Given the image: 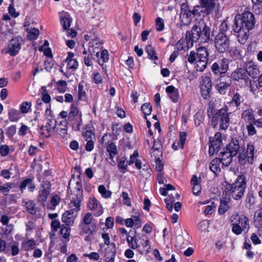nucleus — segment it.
Segmentation results:
<instances>
[{
  "instance_id": "f257e3e1",
  "label": "nucleus",
  "mask_w": 262,
  "mask_h": 262,
  "mask_svg": "<svg viewBox=\"0 0 262 262\" xmlns=\"http://www.w3.org/2000/svg\"><path fill=\"white\" fill-rule=\"evenodd\" d=\"M255 24L254 15L249 11H245L242 14L235 17L233 30L237 33L238 42L244 44L249 37V32L254 28Z\"/></svg>"
},
{
  "instance_id": "f03ea898",
  "label": "nucleus",
  "mask_w": 262,
  "mask_h": 262,
  "mask_svg": "<svg viewBox=\"0 0 262 262\" xmlns=\"http://www.w3.org/2000/svg\"><path fill=\"white\" fill-rule=\"evenodd\" d=\"M246 188L245 177L242 175L239 176L233 184L225 183L223 193L229 197L232 196L234 200H238L243 196Z\"/></svg>"
},
{
  "instance_id": "7ed1b4c3",
  "label": "nucleus",
  "mask_w": 262,
  "mask_h": 262,
  "mask_svg": "<svg viewBox=\"0 0 262 262\" xmlns=\"http://www.w3.org/2000/svg\"><path fill=\"white\" fill-rule=\"evenodd\" d=\"M68 189L70 190L72 195L71 201L81 204L83 200V189L80 174L77 177L72 176L69 183Z\"/></svg>"
},
{
  "instance_id": "20e7f679",
  "label": "nucleus",
  "mask_w": 262,
  "mask_h": 262,
  "mask_svg": "<svg viewBox=\"0 0 262 262\" xmlns=\"http://www.w3.org/2000/svg\"><path fill=\"white\" fill-rule=\"evenodd\" d=\"M229 115L227 106L218 110L212 118V125L215 127L219 122L220 128L222 129H226L230 124Z\"/></svg>"
},
{
  "instance_id": "39448f33",
  "label": "nucleus",
  "mask_w": 262,
  "mask_h": 262,
  "mask_svg": "<svg viewBox=\"0 0 262 262\" xmlns=\"http://www.w3.org/2000/svg\"><path fill=\"white\" fill-rule=\"evenodd\" d=\"M70 210L66 211L62 215V220L63 222L68 225L72 224L74 223L75 219L77 216L78 212L80 210L81 204L75 201H70L69 204Z\"/></svg>"
},
{
  "instance_id": "423d86ee",
  "label": "nucleus",
  "mask_w": 262,
  "mask_h": 262,
  "mask_svg": "<svg viewBox=\"0 0 262 262\" xmlns=\"http://www.w3.org/2000/svg\"><path fill=\"white\" fill-rule=\"evenodd\" d=\"M229 39L224 33L221 32L215 36L214 46L219 53L226 52L229 47Z\"/></svg>"
},
{
  "instance_id": "0eeeda50",
  "label": "nucleus",
  "mask_w": 262,
  "mask_h": 262,
  "mask_svg": "<svg viewBox=\"0 0 262 262\" xmlns=\"http://www.w3.org/2000/svg\"><path fill=\"white\" fill-rule=\"evenodd\" d=\"M83 234H93L96 230V223L92 214L87 213L83 219V224L80 225Z\"/></svg>"
},
{
  "instance_id": "6e6552de",
  "label": "nucleus",
  "mask_w": 262,
  "mask_h": 262,
  "mask_svg": "<svg viewBox=\"0 0 262 262\" xmlns=\"http://www.w3.org/2000/svg\"><path fill=\"white\" fill-rule=\"evenodd\" d=\"M201 27L194 25L190 31H187L186 33V39L188 48L192 47L193 42H196L200 39Z\"/></svg>"
},
{
  "instance_id": "1a4fd4ad",
  "label": "nucleus",
  "mask_w": 262,
  "mask_h": 262,
  "mask_svg": "<svg viewBox=\"0 0 262 262\" xmlns=\"http://www.w3.org/2000/svg\"><path fill=\"white\" fill-rule=\"evenodd\" d=\"M40 93L41 94L42 98L38 99L37 100L36 108L38 110H42L43 108H46V116H48L47 112L49 110L48 107V103H49V95L46 88L43 86L41 88Z\"/></svg>"
},
{
  "instance_id": "9d476101",
  "label": "nucleus",
  "mask_w": 262,
  "mask_h": 262,
  "mask_svg": "<svg viewBox=\"0 0 262 262\" xmlns=\"http://www.w3.org/2000/svg\"><path fill=\"white\" fill-rule=\"evenodd\" d=\"M49 195V183L48 181H43L41 187L40 188L39 193L38 196V202L43 206L47 205V208H49L48 198Z\"/></svg>"
},
{
  "instance_id": "9b49d317",
  "label": "nucleus",
  "mask_w": 262,
  "mask_h": 262,
  "mask_svg": "<svg viewBox=\"0 0 262 262\" xmlns=\"http://www.w3.org/2000/svg\"><path fill=\"white\" fill-rule=\"evenodd\" d=\"M229 60L227 58H222L217 62L213 63L211 66L212 72L216 75L225 74L229 68Z\"/></svg>"
},
{
  "instance_id": "f8f14e48",
  "label": "nucleus",
  "mask_w": 262,
  "mask_h": 262,
  "mask_svg": "<svg viewBox=\"0 0 262 262\" xmlns=\"http://www.w3.org/2000/svg\"><path fill=\"white\" fill-rule=\"evenodd\" d=\"M21 38L19 37H15L11 39L8 43L7 52L11 56H15L21 48Z\"/></svg>"
},
{
  "instance_id": "ddd939ff",
  "label": "nucleus",
  "mask_w": 262,
  "mask_h": 262,
  "mask_svg": "<svg viewBox=\"0 0 262 262\" xmlns=\"http://www.w3.org/2000/svg\"><path fill=\"white\" fill-rule=\"evenodd\" d=\"M222 135L220 133L215 134L214 137L210 141L209 154L213 155L219 150L222 145Z\"/></svg>"
},
{
  "instance_id": "4468645a",
  "label": "nucleus",
  "mask_w": 262,
  "mask_h": 262,
  "mask_svg": "<svg viewBox=\"0 0 262 262\" xmlns=\"http://www.w3.org/2000/svg\"><path fill=\"white\" fill-rule=\"evenodd\" d=\"M231 78L234 81L238 82L244 81L245 83H247L249 77L246 74V71L244 68H238L233 71L231 75Z\"/></svg>"
},
{
  "instance_id": "2eb2a0df",
  "label": "nucleus",
  "mask_w": 262,
  "mask_h": 262,
  "mask_svg": "<svg viewBox=\"0 0 262 262\" xmlns=\"http://www.w3.org/2000/svg\"><path fill=\"white\" fill-rule=\"evenodd\" d=\"M246 74L253 78H256L259 74V71L257 65L252 60L246 61L244 64Z\"/></svg>"
},
{
  "instance_id": "dca6fc26",
  "label": "nucleus",
  "mask_w": 262,
  "mask_h": 262,
  "mask_svg": "<svg viewBox=\"0 0 262 262\" xmlns=\"http://www.w3.org/2000/svg\"><path fill=\"white\" fill-rule=\"evenodd\" d=\"M231 77L227 75H223L220 78L216 85V89L220 93H224V90L231 85Z\"/></svg>"
},
{
  "instance_id": "f3484780",
  "label": "nucleus",
  "mask_w": 262,
  "mask_h": 262,
  "mask_svg": "<svg viewBox=\"0 0 262 262\" xmlns=\"http://www.w3.org/2000/svg\"><path fill=\"white\" fill-rule=\"evenodd\" d=\"M116 254V247L115 243H112L105 250V260L106 262H114Z\"/></svg>"
},
{
  "instance_id": "a211bd4d",
  "label": "nucleus",
  "mask_w": 262,
  "mask_h": 262,
  "mask_svg": "<svg viewBox=\"0 0 262 262\" xmlns=\"http://www.w3.org/2000/svg\"><path fill=\"white\" fill-rule=\"evenodd\" d=\"M64 124L61 121L59 122V124L57 123V121L55 118H52L50 119V123H53L55 124L53 129L56 130V132L62 137H64L67 135V127L65 121H63Z\"/></svg>"
},
{
  "instance_id": "6ab92c4d",
  "label": "nucleus",
  "mask_w": 262,
  "mask_h": 262,
  "mask_svg": "<svg viewBox=\"0 0 262 262\" xmlns=\"http://www.w3.org/2000/svg\"><path fill=\"white\" fill-rule=\"evenodd\" d=\"M102 43L99 41L98 38L96 37L90 42L89 51L92 55L96 54L97 57H99V53L101 50V45Z\"/></svg>"
},
{
  "instance_id": "aec40b11",
  "label": "nucleus",
  "mask_w": 262,
  "mask_h": 262,
  "mask_svg": "<svg viewBox=\"0 0 262 262\" xmlns=\"http://www.w3.org/2000/svg\"><path fill=\"white\" fill-rule=\"evenodd\" d=\"M220 161L222 163V165L225 166H228L232 162V158L234 157L231 155L228 150L224 149L223 151H221L219 155Z\"/></svg>"
},
{
  "instance_id": "412c9836",
  "label": "nucleus",
  "mask_w": 262,
  "mask_h": 262,
  "mask_svg": "<svg viewBox=\"0 0 262 262\" xmlns=\"http://www.w3.org/2000/svg\"><path fill=\"white\" fill-rule=\"evenodd\" d=\"M199 2L201 7L205 9L207 14L213 11L216 5L214 0H199Z\"/></svg>"
},
{
  "instance_id": "4be33fe9",
  "label": "nucleus",
  "mask_w": 262,
  "mask_h": 262,
  "mask_svg": "<svg viewBox=\"0 0 262 262\" xmlns=\"http://www.w3.org/2000/svg\"><path fill=\"white\" fill-rule=\"evenodd\" d=\"M60 21L63 30H66L70 27L72 18L67 12L62 11L60 13Z\"/></svg>"
},
{
  "instance_id": "5701e85b",
  "label": "nucleus",
  "mask_w": 262,
  "mask_h": 262,
  "mask_svg": "<svg viewBox=\"0 0 262 262\" xmlns=\"http://www.w3.org/2000/svg\"><path fill=\"white\" fill-rule=\"evenodd\" d=\"M88 207L91 210H97L98 212L97 214L98 215H101L103 212L101 204L95 198L90 199Z\"/></svg>"
},
{
  "instance_id": "b1692460",
  "label": "nucleus",
  "mask_w": 262,
  "mask_h": 262,
  "mask_svg": "<svg viewBox=\"0 0 262 262\" xmlns=\"http://www.w3.org/2000/svg\"><path fill=\"white\" fill-rule=\"evenodd\" d=\"M230 197L225 194L221 200L220 205L219 207V213L221 214H224L229 208V203L230 202Z\"/></svg>"
},
{
  "instance_id": "393cba45",
  "label": "nucleus",
  "mask_w": 262,
  "mask_h": 262,
  "mask_svg": "<svg viewBox=\"0 0 262 262\" xmlns=\"http://www.w3.org/2000/svg\"><path fill=\"white\" fill-rule=\"evenodd\" d=\"M234 157L236 156L239 149V145L238 141L236 139H233L230 143L227 146L226 149Z\"/></svg>"
},
{
  "instance_id": "a878e982",
  "label": "nucleus",
  "mask_w": 262,
  "mask_h": 262,
  "mask_svg": "<svg viewBox=\"0 0 262 262\" xmlns=\"http://www.w3.org/2000/svg\"><path fill=\"white\" fill-rule=\"evenodd\" d=\"M166 92L170 99L174 102H177L179 99V90L173 85H169L166 88Z\"/></svg>"
},
{
  "instance_id": "bb28decb",
  "label": "nucleus",
  "mask_w": 262,
  "mask_h": 262,
  "mask_svg": "<svg viewBox=\"0 0 262 262\" xmlns=\"http://www.w3.org/2000/svg\"><path fill=\"white\" fill-rule=\"evenodd\" d=\"M33 178H28L24 180L20 184L19 188L21 192L28 187V189L31 192H32L35 189V185L33 182Z\"/></svg>"
},
{
  "instance_id": "cd10ccee",
  "label": "nucleus",
  "mask_w": 262,
  "mask_h": 262,
  "mask_svg": "<svg viewBox=\"0 0 262 262\" xmlns=\"http://www.w3.org/2000/svg\"><path fill=\"white\" fill-rule=\"evenodd\" d=\"M200 39L202 42H207L210 40V29L206 25H204L202 29L201 28Z\"/></svg>"
},
{
  "instance_id": "c85d7f7f",
  "label": "nucleus",
  "mask_w": 262,
  "mask_h": 262,
  "mask_svg": "<svg viewBox=\"0 0 262 262\" xmlns=\"http://www.w3.org/2000/svg\"><path fill=\"white\" fill-rule=\"evenodd\" d=\"M241 117L246 122L250 123L254 121V115L252 109H247L243 112Z\"/></svg>"
},
{
  "instance_id": "c756f323",
  "label": "nucleus",
  "mask_w": 262,
  "mask_h": 262,
  "mask_svg": "<svg viewBox=\"0 0 262 262\" xmlns=\"http://www.w3.org/2000/svg\"><path fill=\"white\" fill-rule=\"evenodd\" d=\"M254 224L256 227L262 228V208H260L255 212Z\"/></svg>"
},
{
  "instance_id": "7c9ffc66",
  "label": "nucleus",
  "mask_w": 262,
  "mask_h": 262,
  "mask_svg": "<svg viewBox=\"0 0 262 262\" xmlns=\"http://www.w3.org/2000/svg\"><path fill=\"white\" fill-rule=\"evenodd\" d=\"M61 201L60 193L58 194L53 193L50 197V209H55Z\"/></svg>"
},
{
  "instance_id": "2f4dec72",
  "label": "nucleus",
  "mask_w": 262,
  "mask_h": 262,
  "mask_svg": "<svg viewBox=\"0 0 262 262\" xmlns=\"http://www.w3.org/2000/svg\"><path fill=\"white\" fill-rule=\"evenodd\" d=\"M220 163L221 162L220 161V159L216 158L213 159L209 165V169L210 170L215 174L221 171V168L220 167Z\"/></svg>"
},
{
  "instance_id": "473e14b6",
  "label": "nucleus",
  "mask_w": 262,
  "mask_h": 262,
  "mask_svg": "<svg viewBox=\"0 0 262 262\" xmlns=\"http://www.w3.org/2000/svg\"><path fill=\"white\" fill-rule=\"evenodd\" d=\"M255 148L252 144H249L247 146L248 162L251 164L253 162Z\"/></svg>"
},
{
  "instance_id": "72a5a7b5",
  "label": "nucleus",
  "mask_w": 262,
  "mask_h": 262,
  "mask_svg": "<svg viewBox=\"0 0 262 262\" xmlns=\"http://www.w3.org/2000/svg\"><path fill=\"white\" fill-rule=\"evenodd\" d=\"M138 244H140V247H142L144 250H146L147 252L150 249L149 241L147 236L145 234H142L140 238V242Z\"/></svg>"
},
{
  "instance_id": "f704fd0d",
  "label": "nucleus",
  "mask_w": 262,
  "mask_h": 262,
  "mask_svg": "<svg viewBox=\"0 0 262 262\" xmlns=\"http://www.w3.org/2000/svg\"><path fill=\"white\" fill-rule=\"evenodd\" d=\"M244 101L243 96L238 93H236L233 95L231 102V104H234L237 107H238Z\"/></svg>"
},
{
  "instance_id": "c9c22d12",
  "label": "nucleus",
  "mask_w": 262,
  "mask_h": 262,
  "mask_svg": "<svg viewBox=\"0 0 262 262\" xmlns=\"http://www.w3.org/2000/svg\"><path fill=\"white\" fill-rule=\"evenodd\" d=\"M35 245V242L33 239L27 238L23 242L22 247L25 250L29 251L34 249Z\"/></svg>"
},
{
  "instance_id": "e433bc0d",
  "label": "nucleus",
  "mask_w": 262,
  "mask_h": 262,
  "mask_svg": "<svg viewBox=\"0 0 262 262\" xmlns=\"http://www.w3.org/2000/svg\"><path fill=\"white\" fill-rule=\"evenodd\" d=\"M196 56L198 59L208 60V52L205 47L199 48L196 51Z\"/></svg>"
},
{
  "instance_id": "4c0bfd02",
  "label": "nucleus",
  "mask_w": 262,
  "mask_h": 262,
  "mask_svg": "<svg viewBox=\"0 0 262 262\" xmlns=\"http://www.w3.org/2000/svg\"><path fill=\"white\" fill-rule=\"evenodd\" d=\"M8 115L10 121L15 122L20 118V113L16 110L12 108L9 111Z\"/></svg>"
},
{
  "instance_id": "58836bf2",
  "label": "nucleus",
  "mask_w": 262,
  "mask_h": 262,
  "mask_svg": "<svg viewBox=\"0 0 262 262\" xmlns=\"http://www.w3.org/2000/svg\"><path fill=\"white\" fill-rule=\"evenodd\" d=\"M26 210L30 214H34L37 211L36 204L33 201H28L25 204Z\"/></svg>"
},
{
  "instance_id": "ea45409f",
  "label": "nucleus",
  "mask_w": 262,
  "mask_h": 262,
  "mask_svg": "<svg viewBox=\"0 0 262 262\" xmlns=\"http://www.w3.org/2000/svg\"><path fill=\"white\" fill-rule=\"evenodd\" d=\"M39 34V31L36 28L30 29L28 32L27 38L29 40H35L37 38Z\"/></svg>"
},
{
  "instance_id": "a19ab883",
  "label": "nucleus",
  "mask_w": 262,
  "mask_h": 262,
  "mask_svg": "<svg viewBox=\"0 0 262 262\" xmlns=\"http://www.w3.org/2000/svg\"><path fill=\"white\" fill-rule=\"evenodd\" d=\"M129 246L133 249H137L140 247V244H138V242L134 238V236L128 235L126 238Z\"/></svg>"
},
{
  "instance_id": "79ce46f5",
  "label": "nucleus",
  "mask_w": 262,
  "mask_h": 262,
  "mask_svg": "<svg viewBox=\"0 0 262 262\" xmlns=\"http://www.w3.org/2000/svg\"><path fill=\"white\" fill-rule=\"evenodd\" d=\"M106 150L110 153L112 159L117 154V147L113 143H111L107 145Z\"/></svg>"
},
{
  "instance_id": "37998d69",
  "label": "nucleus",
  "mask_w": 262,
  "mask_h": 262,
  "mask_svg": "<svg viewBox=\"0 0 262 262\" xmlns=\"http://www.w3.org/2000/svg\"><path fill=\"white\" fill-rule=\"evenodd\" d=\"M175 202V197L171 194L169 197L165 200L167 209L171 212L173 210V204Z\"/></svg>"
},
{
  "instance_id": "c03bdc74",
  "label": "nucleus",
  "mask_w": 262,
  "mask_h": 262,
  "mask_svg": "<svg viewBox=\"0 0 262 262\" xmlns=\"http://www.w3.org/2000/svg\"><path fill=\"white\" fill-rule=\"evenodd\" d=\"M207 60L203 59H198L196 61V69L198 71L202 72L206 68Z\"/></svg>"
},
{
  "instance_id": "a18cd8bd",
  "label": "nucleus",
  "mask_w": 262,
  "mask_h": 262,
  "mask_svg": "<svg viewBox=\"0 0 262 262\" xmlns=\"http://www.w3.org/2000/svg\"><path fill=\"white\" fill-rule=\"evenodd\" d=\"M238 224L241 225V227L243 230L249 228V220L246 216L242 215L238 217Z\"/></svg>"
},
{
  "instance_id": "49530a36",
  "label": "nucleus",
  "mask_w": 262,
  "mask_h": 262,
  "mask_svg": "<svg viewBox=\"0 0 262 262\" xmlns=\"http://www.w3.org/2000/svg\"><path fill=\"white\" fill-rule=\"evenodd\" d=\"M109 54L107 50H104L100 53V58L98 61V63L100 65H103L104 62L108 61L109 59Z\"/></svg>"
},
{
  "instance_id": "de8ad7c7",
  "label": "nucleus",
  "mask_w": 262,
  "mask_h": 262,
  "mask_svg": "<svg viewBox=\"0 0 262 262\" xmlns=\"http://www.w3.org/2000/svg\"><path fill=\"white\" fill-rule=\"evenodd\" d=\"M141 111L145 115V118L147 119L146 116L149 115L152 111V106L150 103H144L141 106Z\"/></svg>"
},
{
  "instance_id": "09e8293b",
  "label": "nucleus",
  "mask_w": 262,
  "mask_h": 262,
  "mask_svg": "<svg viewBox=\"0 0 262 262\" xmlns=\"http://www.w3.org/2000/svg\"><path fill=\"white\" fill-rule=\"evenodd\" d=\"M146 51L150 57V59L152 60L158 59V56L156 54V52L154 48L150 45H147L146 47Z\"/></svg>"
},
{
  "instance_id": "8fccbe9b",
  "label": "nucleus",
  "mask_w": 262,
  "mask_h": 262,
  "mask_svg": "<svg viewBox=\"0 0 262 262\" xmlns=\"http://www.w3.org/2000/svg\"><path fill=\"white\" fill-rule=\"evenodd\" d=\"M98 191L102 196L105 198H110L111 196L112 192L106 190L104 185H100L98 187Z\"/></svg>"
},
{
  "instance_id": "3c124183",
  "label": "nucleus",
  "mask_w": 262,
  "mask_h": 262,
  "mask_svg": "<svg viewBox=\"0 0 262 262\" xmlns=\"http://www.w3.org/2000/svg\"><path fill=\"white\" fill-rule=\"evenodd\" d=\"M48 41L46 40L41 46L39 47L38 50L40 52H43L45 55L49 57V47Z\"/></svg>"
},
{
  "instance_id": "603ef678",
  "label": "nucleus",
  "mask_w": 262,
  "mask_h": 262,
  "mask_svg": "<svg viewBox=\"0 0 262 262\" xmlns=\"http://www.w3.org/2000/svg\"><path fill=\"white\" fill-rule=\"evenodd\" d=\"M201 86L211 89L212 83L210 78L208 76H204L202 77Z\"/></svg>"
},
{
  "instance_id": "864d4df0",
  "label": "nucleus",
  "mask_w": 262,
  "mask_h": 262,
  "mask_svg": "<svg viewBox=\"0 0 262 262\" xmlns=\"http://www.w3.org/2000/svg\"><path fill=\"white\" fill-rule=\"evenodd\" d=\"M211 89L210 88L201 86V93L204 99H208L210 98Z\"/></svg>"
},
{
  "instance_id": "5fc2aeb1",
  "label": "nucleus",
  "mask_w": 262,
  "mask_h": 262,
  "mask_svg": "<svg viewBox=\"0 0 262 262\" xmlns=\"http://www.w3.org/2000/svg\"><path fill=\"white\" fill-rule=\"evenodd\" d=\"M78 97L80 100H84L86 97V93L83 90V85L81 83L78 84Z\"/></svg>"
},
{
  "instance_id": "6e6d98bb",
  "label": "nucleus",
  "mask_w": 262,
  "mask_h": 262,
  "mask_svg": "<svg viewBox=\"0 0 262 262\" xmlns=\"http://www.w3.org/2000/svg\"><path fill=\"white\" fill-rule=\"evenodd\" d=\"M93 81L96 84H100L102 82V78L98 72H94L92 75Z\"/></svg>"
},
{
  "instance_id": "4d7b16f0",
  "label": "nucleus",
  "mask_w": 262,
  "mask_h": 262,
  "mask_svg": "<svg viewBox=\"0 0 262 262\" xmlns=\"http://www.w3.org/2000/svg\"><path fill=\"white\" fill-rule=\"evenodd\" d=\"M31 106V102H28L27 101L23 102L20 105V110L21 113L23 114L27 113L30 110Z\"/></svg>"
},
{
  "instance_id": "13d9d810",
  "label": "nucleus",
  "mask_w": 262,
  "mask_h": 262,
  "mask_svg": "<svg viewBox=\"0 0 262 262\" xmlns=\"http://www.w3.org/2000/svg\"><path fill=\"white\" fill-rule=\"evenodd\" d=\"M230 55L235 59H239L242 58L240 51L236 47L231 49L230 50Z\"/></svg>"
},
{
  "instance_id": "bf43d9fd",
  "label": "nucleus",
  "mask_w": 262,
  "mask_h": 262,
  "mask_svg": "<svg viewBox=\"0 0 262 262\" xmlns=\"http://www.w3.org/2000/svg\"><path fill=\"white\" fill-rule=\"evenodd\" d=\"M82 135L86 141L95 139V135L91 130H86L83 132Z\"/></svg>"
},
{
  "instance_id": "052dcab7",
  "label": "nucleus",
  "mask_w": 262,
  "mask_h": 262,
  "mask_svg": "<svg viewBox=\"0 0 262 262\" xmlns=\"http://www.w3.org/2000/svg\"><path fill=\"white\" fill-rule=\"evenodd\" d=\"M156 25L157 31H161L164 29V20L158 17L156 19Z\"/></svg>"
},
{
  "instance_id": "680f3d73",
  "label": "nucleus",
  "mask_w": 262,
  "mask_h": 262,
  "mask_svg": "<svg viewBox=\"0 0 262 262\" xmlns=\"http://www.w3.org/2000/svg\"><path fill=\"white\" fill-rule=\"evenodd\" d=\"M238 162L242 165H244L248 161L247 155L246 152H239L238 157Z\"/></svg>"
},
{
  "instance_id": "e2e57ef3",
  "label": "nucleus",
  "mask_w": 262,
  "mask_h": 262,
  "mask_svg": "<svg viewBox=\"0 0 262 262\" xmlns=\"http://www.w3.org/2000/svg\"><path fill=\"white\" fill-rule=\"evenodd\" d=\"M13 184L9 183H6L3 185L1 191L5 195H7L9 193L10 190L13 188Z\"/></svg>"
},
{
  "instance_id": "0e129e2a",
  "label": "nucleus",
  "mask_w": 262,
  "mask_h": 262,
  "mask_svg": "<svg viewBox=\"0 0 262 262\" xmlns=\"http://www.w3.org/2000/svg\"><path fill=\"white\" fill-rule=\"evenodd\" d=\"M57 89L59 92L63 93L66 91L67 89V82L64 80L59 81L57 83Z\"/></svg>"
},
{
  "instance_id": "69168bd1",
  "label": "nucleus",
  "mask_w": 262,
  "mask_h": 262,
  "mask_svg": "<svg viewBox=\"0 0 262 262\" xmlns=\"http://www.w3.org/2000/svg\"><path fill=\"white\" fill-rule=\"evenodd\" d=\"M60 231L61 234L65 238H67L70 235V229L69 227H67V226H65L63 225L61 227Z\"/></svg>"
},
{
  "instance_id": "338daca9",
  "label": "nucleus",
  "mask_w": 262,
  "mask_h": 262,
  "mask_svg": "<svg viewBox=\"0 0 262 262\" xmlns=\"http://www.w3.org/2000/svg\"><path fill=\"white\" fill-rule=\"evenodd\" d=\"M66 62L67 63V67L69 69H76L78 67V62L76 59L70 60Z\"/></svg>"
},
{
  "instance_id": "774afa93",
  "label": "nucleus",
  "mask_w": 262,
  "mask_h": 262,
  "mask_svg": "<svg viewBox=\"0 0 262 262\" xmlns=\"http://www.w3.org/2000/svg\"><path fill=\"white\" fill-rule=\"evenodd\" d=\"M144 167L140 171L141 175L143 178L147 179L150 176L151 170L148 168V166H144Z\"/></svg>"
}]
</instances>
